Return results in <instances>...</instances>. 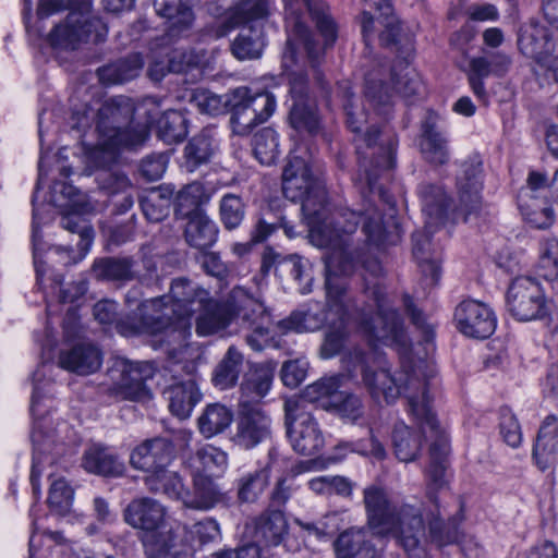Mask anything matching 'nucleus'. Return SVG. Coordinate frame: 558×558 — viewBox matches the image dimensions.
Instances as JSON below:
<instances>
[{
	"mask_svg": "<svg viewBox=\"0 0 558 558\" xmlns=\"http://www.w3.org/2000/svg\"><path fill=\"white\" fill-rule=\"evenodd\" d=\"M322 211L323 217H326V225L333 235L332 243L317 245L329 248L325 256L326 277L342 278L353 270L356 262V257L350 248V234L356 230L361 214L350 209L331 210L327 199L325 201V210ZM362 216L364 218L362 230L371 244L379 247L385 244H395L398 241L399 230L396 220L385 225L381 214L372 205L364 210Z\"/></svg>",
	"mask_w": 558,
	"mask_h": 558,
	"instance_id": "obj_2",
	"label": "nucleus"
},
{
	"mask_svg": "<svg viewBox=\"0 0 558 558\" xmlns=\"http://www.w3.org/2000/svg\"><path fill=\"white\" fill-rule=\"evenodd\" d=\"M310 488L318 495H338L349 497L352 494V483L343 476H318L308 482Z\"/></svg>",
	"mask_w": 558,
	"mask_h": 558,
	"instance_id": "obj_62",
	"label": "nucleus"
},
{
	"mask_svg": "<svg viewBox=\"0 0 558 558\" xmlns=\"http://www.w3.org/2000/svg\"><path fill=\"white\" fill-rule=\"evenodd\" d=\"M274 9L272 0H241L230 15L232 27L267 19Z\"/></svg>",
	"mask_w": 558,
	"mask_h": 558,
	"instance_id": "obj_52",
	"label": "nucleus"
},
{
	"mask_svg": "<svg viewBox=\"0 0 558 558\" xmlns=\"http://www.w3.org/2000/svg\"><path fill=\"white\" fill-rule=\"evenodd\" d=\"M291 125L298 131L315 134L319 128V120L314 99L304 102H293L290 109Z\"/></svg>",
	"mask_w": 558,
	"mask_h": 558,
	"instance_id": "obj_57",
	"label": "nucleus"
},
{
	"mask_svg": "<svg viewBox=\"0 0 558 558\" xmlns=\"http://www.w3.org/2000/svg\"><path fill=\"white\" fill-rule=\"evenodd\" d=\"M418 147L423 159L432 166H444L449 161L448 141L437 130L432 117L422 122Z\"/></svg>",
	"mask_w": 558,
	"mask_h": 558,
	"instance_id": "obj_26",
	"label": "nucleus"
},
{
	"mask_svg": "<svg viewBox=\"0 0 558 558\" xmlns=\"http://www.w3.org/2000/svg\"><path fill=\"white\" fill-rule=\"evenodd\" d=\"M172 190L158 187L147 192L140 198V205L145 217L151 222H159L169 215Z\"/></svg>",
	"mask_w": 558,
	"mask_h": 558,
	"instance_id": "obj_50",
	"label": "nucleus"
},
{
	"mask_svg": "<svg viewBox=\"0 0 558 558\" xmlns=\"http://www.w3.org/2000/svg\"><path fill=\"white\" fill-rule=\"evenodd\" d=\"M254 154L262 165L274 163L280 155L278 134L271 128H264L254 135Z\"/></svg>",
	"mask_w": 558,
	"mask_h": 558,
	"instance_id": "obj_58",
	"label": "nucleus"
},
{
	"mask_svg": "<svg viewBox=\"0 0 558 558\" xmlns=\"http://www.w3.org/2000/svg\"><path fill=\"white\" fill-rule=\"evenodd\" d=\"M282 191L292 202H301L302 211L310 227V239L314 245L332 243L333 235L326 225L325 186L312 174L308 163L301 157H291L283 168Z\"/></svg>",
	"mask_w": 558,
	"mask_h": 558,
	"instance_id": "obj_5",
	"label": "nucleus"
},
{
	"mask_svg": "<svg viewBox=\"0 0 558 558\" xmlns=\"http://www.w3.org/2000/svg\"><path fill=\"white\" fill-rule=\"evenodd\" d=\"M270 464L248 471L238 480V499L241 502H255L269 484Z\"/></svg>",
	"mask_w": 558,
	"mask_h": 558,
	"instance_id": "obj_45",
	"label": "nucleus"
},
{
	"mask_svg": "<svg viewBox=\"0 0 558 558\" xmlns=\"http://www.w3.org/2000/svg\"><path fill=\"white\" fill-rule=\"evenodd\" d=\"M82 466L86 472L104 477H119L125 471L119 457L101 444H92L85 449Z\"/></svg>",
	"mask_w": 558,
	"mask_h": 558,
	"instance_id": "obj_24",
	"label": "nucleus"
},
{
	"mask_svg": "<svg viewBox=\"0 0 558 558\" xmlns=\"http://www.w3.org/2000/svg\"><path fill=\"white\" fill-rule=\"evenodd\" d=\"M219 229L207 214H196L187 219L184 228V239L189 246L202 252L215 245Z\"/></svg>",
	"mask_w": 558,
	"mask_h": 558,
	"instance_id": "obj_31",
	"label": "nucleus"
},
{
	"mask_svg": "<svg viewBox=\"0 0 558 558\" xmlns=\"http://www.w3.org/2000/svg\"><path fill=\"white\" fill-rule=\"evenodd\" d=\"M457 329L469 338L486 339L496 328V318L493 311L476 300L461 301L453 315Z\"/></svg>",
	"mask_w": 558,
	"mask_h": 558,
	"instance_id": "obj_17",
	"label": "nucleus"
},
{
	"mask_svg": "<svg viewBox=\"0 0 558 558\" xmlns=\"http://www.w3.org/2000/svg\"><path fill=\"white\" fill-rule=\"evenodd\" d=\"M338 558H374V547L363 527H350L339 534L333 542Z\"/></svg>",
	"mask_w": 558,
	"mask_h": 558,
	"instance_id": "obj_34",
	"label": "nucleus"
},
{
	"mask_svg": "<svg viewBox=\"0 0 558 558\" xmlns=\"http://www.w3.org/2000/svg\"><path fill=\"white\" fill-rule=\"evenodd\" d=\"M408 398L409 413L422 427L426 424L430 433V463L426 476L435 488H441L446 484L447 457L450 452L448 435L439 424L434 410L426 402L420 403L417 390H414L413 386H410Z\"/></svg>",
	"mask_w": 558,
	"mask_h": 558,
	"instance_id": "obj_11",
	"label": "nucleus"
},
{
	"mask_svg": "<svg viewBox=\"0 0 558 558\" xmlns=\"http://www.w3.org/2000/svg\"><path fill=\"white\" fill-rule=\"evenodd\" d=\"M506 307L519 322L541 320L550 316L553 302L536 279L520 276L511 281L507 290Z\"/></svg>",
	"mask_w": 558,
	"mask_h": 558,
	"instance_id": "obj_12",
	"label": "nucleus"
},
{
	"mask_svg": "<svg viewBox=\"0 0 558 558\" xmlns=\"http://www.w3.org/2000/svg\"><path fill=\"white\" fill-rule=\"evenodd\" d=\"M423 211L427 216L426 229L445 222L447 218L448 198L441 186L424 183L420 186Z\"/></svg>",
	"mask_w": 558,
	"mask_h": 558,
	"instance_id": "obj_37",
	"label": "nucleus"
},
{
	"mask_svg": "<svg viewBox=\"0 0 558 558\" xmlns=\"http://www.w3.org/2000/svg\"><path fill=\"white\" fill-rule=\"evenodd\" d=\"M350 359L361 366L362 380L371 397L380 402H393L402 393L409 401L410 386L417 390L420 403L426 402L433 409V400L437 392L436 371L427 363H420L411 372L400 374L398 377L386 367H371L368 355L362 350L354 349Z\"/></svg>",
	"mask_w": 558,
	"mask_h": 558,
	"instance_id": "obj_4",
	"label": "nucleus"
},
{
	"mask_svg": "<svg viewBox=\"0 0 558 558\" xmlns=\"http://www.w3.org/2000/svg\"><path fill=\"white\" fill-rule=\"evenodd\" d=\"M158 133L168 144L182 142L189 133L185 114L178 110H167L158 120Z\"/></svg>",
	"mask_w": 558,
	"mask_h": 558,
	"instance_id": "obj_54",
	"label": "nucleus"
},
{
	"mask_svg": "<svg viewBox=\"0 0 558 558\" xmlns=\"http://www.w3.org/2000/svg\"><path fill=\"white\" fill-rule=\"evenodd\" d=\"M463 509L459 508L458 512L447 522H444L439 513L428 523L429 536L438 546L451 544L458 539L459 525L463 521Z\"/></svg>",
	"mask_w": 558,
	"mask_h": 558,
	"instance_id": "obj_55",
	"label": "nucleus"
},
{
	"mask_svg": "<svg viewBox=\"0 0 558 558\" xmlns=\"http://www.w3.org/2000/svg\"><path fill=\"white\" fill-rule=\"evenodd\" d=\"M74 499V490L64 478L52 482L48 496V505L57 514L70 512Z\"/></svg>",
	"mask_w": 558,
	"mask_h": 558,
	"instance_id": "obj_63",
	"label": "nucleus"
},
{
	"mask_svg": "<svg viewBox=\"0 0 558 558\" xmlns=\"http://www.w3.org/2000/svg\"><path fill=\"white\" fill-rule=\"evenodd\" d=\"M70 22L77 25L81 41H104L108 29L105 23L97 16H90L81 12H71Z\"/></svg>",
	"mask_w": 558,
	"mask_h": 558,
	"instance_id": "obj_59",
	"label": "nucleus"
},
{
	"mask_svg": "<svg viewBox=\"0 0 558 558\" xmlns=\"http://www.w3.org/2000/svg\"><path fill=\"white\" fill-rule=\"evenodd\" d=\"M413 255L418 262L421 271L428 284H436L440 277V267L436 258L430 256V240L425 233L416 232L412 236Z\"/></svg>",
	"mask_w": 558,
	"mask_h": 558,
	"instance_id": "obj_49",
	"label": "nucleus"
},
{
	"mask_svg": "<svg viewBox=\"0 0 558 558\" xmlns=\"http://www.w3.org/2000/svg\"><path fill=\"white\" fill-rule=\"evenodd\" d=\"M174 459V446L165 437L146 439L136 446L130 456L134 469L150 473L162 466H169Z\"/></svg>",
	"mask_w": 558,
	"mask_h": 558,
	"instance_id": "obj_19",
	"label": "nucleus"
},
{
	"mask_svg": "<svg viewBox=\"0 0 558 558\" xmlns=\"http://www.w3.org/2000/svg\"><path fill=\"white\" fill-rule=\"evenodd\" d=\"M34 264L37 283L45 291L46 295H57L60 303H73L86 293L87 284L85 281L70 282L63 287L61 276L49 274L48 278H46L50 269H47L45 262L40 259L36 244L34 245Z\"/></svg>",
	"mask_w": 558,
	"mask_h": 558,
	"instance_id": "obj_22",
	"label": "nucleus"
},
{
	"mask_svg": "<svg viewBox=\"0 0 558 558\" xmlns=\"http://www.w3.org/2000/svg\"><path fill=\"white\" fill-rule=\"evenodd\" d=\"M71 546L66 539L58 532H37L34 531L29 538L31 558L36 556L46 557L51 555L66 556L70 554Z\"/></svg>",
	"mask_w": 558,
	"mask_h": 558,
	"instance_id": "obj_46",
	"label": "nucleus"
},
{
	"mask_svg": "<svg viewBox=\"0 0 558 558\" xmlns=\"http://www.w3.org/2000/svg\"><path fill=\"white\" fill-rule=\"evenodd\" d=\"M220 500V492L210 475L194 474L193 492L184 488L181 501L186 508L209 510Z\"/></svg>",
	"mask_w": 558,
	"mask_h": 558,
	"instance_id": "obj_33",
	"label": "nucleus"
},
{
	"mask_svg": "<svg viewBox=\"0 0 558 558\" xmlns=\"http://www.w3.org/2000/svg\"><path fill=\"white\" fill-rule=\"evenodd\" d=\"M301 400H286L287 435L294 451L314 456L324 447V436L312 409H305Z\"/></svg>",
	"mask_w": 558,
	"mask_h": 558,
	"instance_id": "obj_13",
	"label": "nucleus"
},
{
	"mask_svg": "<svg viewBox=\"0 0 558 558\" xmlns=\"http://www.w3.org/2000/svg\"><path fill=\"white\" fill-rule=\"evenodd\" d=\"M163 396L169 402L170 412L180 420L187 418L202 399L197 383L192 377L171 384L165 389Z\"/></svg>",
	"mask_w": 558,
	"mask_h": 558,
	"instance_id": "obj_27",
	"label": "nucleus"
},
{
	"mask_svg": "<svg viewBox=\"0 0 558 558\" xmlns=\"http://www.w3.org/2000/svg\"><path fill=\"white\" fill-rule=\"evenodd\" d=\"M411 51L412 45L408 41L405 44L404 51H402V53H405V64L403 65L402 62L395 64L390 74V81L393 85L395 93L407 100L412 97L420 96L424 89L418 74L414 69L409 66L408 57Z\"/></svg>",
	"mask_w": 558,
	"mask_h": 558,
	"instance_id": "obj_35",
	"label": "nucleus"
},
{
	"mask_svg": "<svg viewBox=\"0 0 558 558\" xmlns=\"http://www.w3.org/2000/svg\"><path fill=\"white\" fill-rule=\"evenodd\" d=\"M420 430H415L403 422L396 423L392 429V448L393 453L398 460L409 463L417 459L423 446V435L430 441L429 428L424 424V427L410 413Z\"/></svg>",
	"mask_w": 558,
	"mask_h": 558,
	"instance_id": "obj_23",
	"label": "nucleus"
},
{
	"mask_svg": "<svg viewBox=\"0 0 558 558\" xmlns=\"http://www.w3.org/2000/svg\"><path fill=\"white\" fill-rule=\"evenodd\" d=\"M233 421V412L227 405L216 402L207 404L197 418L199 433L211 438L223 433Z\"/></svg>",
	"mask_w": 558,
	"mask_h": 558,
	"instance_id": "obj_41",
	"label": "nucleus"
},
{
	"mask_svg": "<svg viewBox=\"0 0 558 558\" xmlns=\"http://www.w3.org/2000/svg\"><path fill=\"white\" fill-rule=\"evenodd\" d=\"M102 364L101 351L92 343H77L59 353L58 365L71 373L86 376L96 373Z\"/></svg>",
	"mask_w": 558,
	"mask_h": 558,
	"instance_id": "obj_21",
	"label": "nucleus"
},
{
	"mask_svg": "<svg viewBox=\"0 0 558 558\" xmlns=\"http://www.w3.org/2000/svg\"><path fill=\"white\" fill-rule=\"evenodd\" d=\"M361 141L365 144L366 148L374 149L372 157H375V160L371 162L372 166L368 168L366 163L368 154L362 151V145L357 146V153L364 155L363 161H360V167L364 169L365 181L369 190L374 191L376 189L378 170H389L395 166L398 138L387 128L383 130L371 128L366 129V132L362 134Z\"/></svg>",
	"mask_w": 558,
	"mask_h": 558,
	"instance_id": "obj_14",
	"label": "nucleus"
},
{
	"mask_svg": "<svg viewBox=\"0 0 558 558\" xmlns=\"http://www.w3.org/2000/svg\"><path fill=\"white\" fill-rule=\"evenodd\" d=\"M214 140L205 132L194 136L184 148L185 167L194 171L199 166L207 163L214 154Z\"/></svg>",
	"mask_w": 558,
	"mask_h": 558,
	"instance_id": "obj_53",
	"label": "nucleus"
},
{
	"mask_svg": "<svg viewBox=\"0 0 558 558\" xmlns=\"http://www.w3.org/2000/svg\"><path fill=\"white\" fill-rule=\"evenodd\" d=\"M143 66L140 54H132L113 63L99 68V81L105 85L122 84L135 78Z\"/></svg>",
	"mask_w": 558,
	"mask_h": 558,
	"instance_id": "obj_42",
	"label": "nucleus"
},
{
	"mask_svg": "<svg viewBox=\"0 0 558 558\" xmlns=\"http://www.w3.org/2000/svg\"><path fill=\"white\" fill-rule=\"evenodd\" d=\"M244 364L243 353L235 347L230 345L213 372L215 387L226 390L236 385Z\"/></svg>",
	"mask_w": 558,
	"mask_h": 558,
	"instance_id": "obj_38",
	"label": "nucleus"
},
{
	"mask_svg": "<svg viewBox=\"0 0 558 558\" xmlns=\"http://www.w3.org/2000/svg\"><path fill=\"white\" fill-rule=\"evenodd\" d=\"M107 374L116 393L122 399L144 402L151 398L145 385L147 375L141 364L118 357L113 360Z\"/></svg>",
	"mask_w": 558,
	"mask_h": 558,
	"instance_id": "obj_16",
	"label": "nucleus"
},
{
	"mask_svg": "<svg viewBox=\"0 0 558 558\" xmlns=\"http://www.w3.org/2000/svg\"><path fill=\"white\" fill-rule=\"evenodd\" d=\"M274 367L268 364H255L245 374L241 384L240 401L259 403L268 393L274 380Z\"/></svg>",
	"mask_w": 558,
	"mask_h": 558,
	"instance_id": "obj_32",
	"label": "nucleus"
},
{
	"mask_svg": "<svg viewBox=\"0 0 558 558\" xmlns=\"http://www.w3.org/2000/svg\"><path fill=\"white\" fill-rule=\"evenodd\" d=\"M134 113L135 106L126 96H114L102 102L96 121L102 150L114 153L121 148H134L146 141V128L132 124Z\"/></svg>",
	"mask_w": 558,
	"mask_h": 558,
	"instance_id": "obj_6",
	"label": "nucleus"
},
{
	"mask_svg": "<svg viewBox=\"0 0 558 558\" xmlns=\"http://www.w3.org/2000/svg\"><path fill=\"white\" fill-rule=\"evenodd\" d=\"M337 388V383L332 378L320 379L308 385L301 397L289 400L303 401L305 409H310V405L314 403H319L324 408V403L331 401V397L338 392Z\"/></svg>",
	"mask_w": 558,
	"mask_h": 558,
	"instance_id": "obj_61",
	"label": "nucleus"
},
{
	"mask_svg": "<svg viewBox=\"0 0 558 558\" xmlns=\"http://www.w3.org/2000/svg\"><path fill=\"white\" fill-rule=\"evenodd\" d=\"M209 292L186 278H175L171 282L169 302L178 310L179 328L183 332H191L193 314L198 306L208 301Z\"/></svg>",
	"mask_w": 558,
	"mask_h": 558,
	"instance_id": "obj_18",
	"label": "nucleus"
},
{
	"mask_svg": "<svg viewBox=\"0 0 558 558\" xmlns=\"http://www.w3.org/2000/svg\"><path fill=\"white\" fill-rule=\"evenodd\" d=\"M135 262L131 257H101L92 266L93 276L101 281H131L136 278Z\"/></svg>",
	"mask_w": 558,
	"mask_h": 558,
	"instance_id": "obj_36",
	"label": "nucleus"
},
{
	"mask_svg": "<svg viewBox=\"0 0 558 558\" xmlns=\"http://www.w3.org/2000/svg\"><path fill=\"white\" fill-rule=\"evenodd\" d=\"M207 201L204 185L199 182H192L178 192L174 215L178 219L187 220L196 214H206L201 206Z\"/></svg>",
	"mask_w": 558,
	"mask_h": 558,
	"instance_id": "obj_43",
	"label": "nucleus"
},
{
	"mask_svg": "<svg viewBox=\"0 0 558 558\" xmlns=\"http://www.w3.org/2000/svg\"><path fill=\"white\" fill-rule=\"evenodd\" d=\"M363 306L350 295L343 278L327 276L326 310L320 313L295 311L278 323L283 331L311 332L327 327L320 354L330 359L341 352L349 337V323L355 322L372 342L405 349L409 340L400 315L391 306L385 288L365 278Z\"/></svg>",
	"mask_w": 558,
	"mask_h": 558,
	"instance_id": "obj_1",
	"label": "nucleus"
},
{
	"mask_svg": "<svg viewBox=\"0 0 558 558\" xmlns=\"http://www.w3.org/2000/svg\"><path fill=\"white\" fill-rule=\"evenodd\" d=\"M228 463L227 453L217 447L206 445L195 451L190 458V465L194 469V474L222 472Z\"/></svg>",
	"mask_w": 558,
	"mask_h": 558,
	"instance_id": "obj_51",
	"label": "nucleus"
},
{
	"mask_svg": "<svg viewBox=\"0 0 558 558\" xmlns=\"http://www.w3.org/2000/svg\"><path fill=\"white\" fill-rule=\"evenodd\" d=\"M482 172V161L478 158H470L462 163L461 173L458 175L460 209L464 213L465 220L469 215L481 209Z\"/></svg>",
	"mask_w": 558,
	"mask_h": 558,
	"instance_id": "obj_20",
	"label": "nucleus"
},
{
	"mask_svg": "<svg viewBox=\"0 0 558 558\" xmlns=\"http://www.w3.org/2000/svg\"><path fill=\"white\" fill-rule=\"evenodd\" d=\"M518 206L524 220L533 228L547 229L555 220L553 206L546 197L533 199L523 197L518 199Z\"/></svg>",
	"mask_w": 558,
	"mask_h": 558,
	"instance_id": "obj_48",
	"label": "nucleus"
},
{
	"mask_svg": "<svg viewBox=\"0 0 558 558\" xmlns=\"http://www.w3.org/2000/svg\"><path fill=\"white\" fill-rule=\"evenodd\" d=\"M288 521L282 509L266 508L263 512L246 524L252 529V542L245 543L236 549H226L215 553L214 558H268L272 556L271 549L278 547L288 533Z\"/></svg>",
	"mask_w": 558,
	"mask_h": 558,
	"instance_id": "obj_9",
	"label": "nucleus"
},
{
	"mask_svg": "<svg viewBox=\"0 0 558 558\" xmlns=\"http://www.w3.org/2000/svg\"><path fill=\"white\" fill-rule=\"evenodd\" d=\"M365 97L374 106L378 114L388 116L392 104L393 93L377 78V74L369 72L365 77Z\"/></svg>",
	"mask_w": 558,
	"mask_h": 558,
	"instance_id": "obj_56",
	"label": "nucleus"
},
{
	"mask_svg": "<svg viewBox=\"0 0 558 558\" xmlns=\"http://www.w3.org/2000/svg\"><path fill=\"white\" fill-rule=\"evenodd\" d=\"M558 454V420L554 415L547 416L537 434L533 449V457L541 470L548 469Z\"/></svg>",
	"mask_w": 558,
	"mask_h": 558,
	"instance_id": "obj_30",
	"label": "nucleus"
},
{
	"mask_svg": "<svg viewBox=\"0 0 558 558\" xmlns=\"http://www.w3.org/2000/svg\"><path fill=\"white\" fill-rule=\"evenodd\" d=\"M265 46L259 26L244 25L232 43V53L239 60L257 59Z\"/></svg>",
	"mask_w": 558,
	"mask_h": 558,
	"instance_id": "obj_44",
	"label": "nucleus"
},
{
	"mask_svg": "<svg viewBox=\"0 0 558 558\" xmlns=\"http://www.w3.org/2000/svg\"><path fill=\"white\" fill-rule=\"evenodd\" d=\"M167 508L150 497L132 499L123 510L124 522L135 530L150 534L144 541L146 547L157 555H167L174 546V535L171 530L163 531Z\"/></svg>",
	"mask_w": 558,
	"mask_h": 558,
	"instance_id": "obj_10",
	"label": "nucleus"
},
{
	"mask_svg": "<svg viewBox=\"0 0 558 558\" xmlns=\"http://www.w3.org/2000/svg\"><path fill=\"white\" fill-rule=\"evenodd\" d=\"M337 90L342 100L349 129L353 133L361 134L368 121V116L364 107L354 96L350 82L344 81L338 83Z\"/></svg>",
	"mask_w": 558,
	"mask_h": 558,
	"instance_id": "obj_47",
	"label": "nucleus"
},
{
	"mask_svg": "<svg viewBox=\"0 0 558 558\" xmlns=\"http://www.w3.org/2000/svg\"><path fill=\"white\" fill-rule=\"evenodd\" d=\"M178 322L177 307L171 305L168 295H161L141 302L136 314L119 319L116 329L124 337L171 333L177 341L182 342L191 332H183Z\"/></svg>",
	"mask_w": 558,
	"mask_h": 558,
	"instance_id": "obj_7",
	"label": "nucleus"
},
{
	"mask_svg": "<svg viewBox=\"0 0 558 558\" xmlns=\"http://www.w3.org/2000/svg\"><path fill=\"white\" fill-rule=\"evenodd\" d=\"M557 43L558 40L550 38L548 29L537 23L522 27L518 37L521 53L533 59L538 65L546 61V57Z\"/></svg>",
	"mask_w": 558,
	"mask_h": 558,
	"instance_id": "obj_28",
	"label": "nucleus"
},
{
	"mask_svg": "<svg viewBox=\"0 0 558 558\" xmlns=\"http://www.w3.org/2000/svg\"><path fill=\"white\" fill-rule=\"evenodd\" d=\"M246 95V87H238L228 96V104L231 111V125L235 134L244 136L260 122L247 105L243 101Z\"/></svg>",
	"mask_w": 558,
	"mask_h": 558,
	"instance_id": "obj_39",
	"label": "nucleus"
},
{
	"mask_svg": "<svg viewBox=\"0 0 558 558\" xmlns=\"http://www.w3.org/2000/svg\"><path fill=\"white\" fill-rule=\"evenodd\" d=\"M198 310H203L196 319V332L201 337L211 336L226 329L232 320L229 298L220 303L208 296V301L199 305Z\"/></svg>",
	"mask_w": 558,
	"mask_h": 558,
	"instance_id": "obj_29",
	"label": "nucleus"
},
{
	"mask_svg": "<svg viewBox=\"0 0 558 558\" xmlns=\"http://www.w3.org/2000/svg\"><path fill=\"white\" fill-rule=\"evenodd\" d=\"M324 408L333 411L340 417L355 422L364 412L361 399L350 392L338 391Z\"/></svg>",
	"mask_w": 558,
	"mask_h": 558,
	"instance_id": "obj_60",
	"label": "nucleus"
},
{
	"mask_svg": "<svg viewBox=\"0 0 558 558\" xmlns=\"http://www.w3.org/2000/svg\"><path fill=\"white\" fill-rule=\"evenodd\" d=\"M271 436V418L259 403L239 401L235 430L231 441L251 450Z\"/></svg>",
	"mask_w": 558,
	"mask_h": 558,
	"instance_id": "obj_15",
	"label": "nucleus"
},
{
	"mask_svg": "<svg viewBox=\"0 0 558 558\" xmlns=\"http://www.w3.org/2000/svg\"><path fill=\"white\" fill-rule=\"evenodd\" d=\"M305 3L312 20L315 22L318 32L324 38V47H320L314 39V36L310 28L301 21H295L291 35L287 40V48L283 53V59L287 61L290 59L293 61L295 53V45L300 44L304 47L307 57L313 68H316L324 54L325 49L333 46L338 38V25L330 14L329 5L324 1L316 0H303Z\"/></svg>",
	"mask_w": 558,
	"mask_h": 558,
	"instance_id": "obj_8",
	"label": "nucleus"
},
{
	"mask_svg": "<svg viewBox=\"0 0 558 558\" xmlns=\"http://www.w3.org/2000/svg\"><path fill=\"white\" fill-rule=\"evenodd\" d=\"M232 319L238 317L247 328L269 323V315L264 304L245 289L235 287L229 294Z\"/></svg>",
	"mask_w": 558,
	"mask_h": 558,
	"instance_id": "obj_25",
	"label": "nucleus"
},
{
	"mask_svg": "<svg viewBox=\"0 0 558 558\" xmlns=\"http://www.w3.org/2000/svg\"><path fill=\"white\" fill-rule=\"evenodd\" d=\"M363 502L367 527L375 535H391L408 554L418 547L425 530L420 508L395 506L386 489L377 485L364 488Z\"/></svg>",
	"mask_w": 558,
	"mask_h": 558,
	"instance_id": "obj_3",
	"label": "nucleus"
},
{
	"mask_svg": "<svg viewBox=\"0 0 558 558\" xmlns=\"http://www.w3.org/2000/svg\"><path fill=\"white\" fill-rule=\"evenodd\" d=\"M144 483L147 489L154 494H161L170 499L181 500L184 484L180 474L162 466L148 473Z\"/></svg>",
	"mask_w": 558,
	"mask_h": 558,
	"instance_id": "obj_40",
	"label": "nucleus"
},
{
	"mask_svg": "<svg viewBox=\"0 0 558 558\" xmlns=\"http://www.w3.org/2000/svg\"><path fill=\"white\" fill-rule=\"evenodd\" d=\"M539 275L547 280H554L558 278V240L548 239L541 245L539 262H538Z\"/></svg>",
	"mask_w": 558,
	"mask_h": 558,
	"instance_id": "obj_64",
	"label": "nucleus"
}]
</instances>
